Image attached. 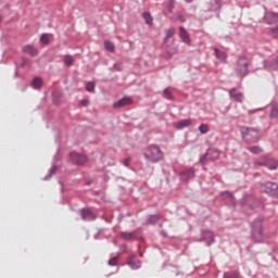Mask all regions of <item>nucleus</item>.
Listing matches in <instances>:
<instances>
[{"label":"nucleus","mask_w":278,"mask_h":278,"mask_svg":"<svg viewBox=\"0 0 278 278\" xmlns=\"http://www.w3.org/2000/svg\"><path fill=\"white\" fill-rule=\"evenodd\" d=\"M262 223H264V217L262 216H258L250 223L251 238L253 242H256V244L264 242V227L262 226Z\"/></svg>","instance_id":"obj_1"},{"label":"nucleus","mask_w":278,"mask_h":278,"mask_svg":"<svg viewBox=\"0 0 278 278\" xmlns=\"http://www.w3.org/2000/svg\"><path fill=\"white\" fill-rule=\"evenodd\" d=\"M146 160L151 162L152 164H157L161 160H164V152L157 144L148 146L146 152L143 153Z\"/></svg>","instance_id":"obj_2"},{"label":"nucleus","mask_w":278,"mask_h":278,"mask_svg":"<svg viewBox=\"0 0 278 278\" xmlns=\"http://www.w3.org/2000/svg\"><path fill=\"white\" fill-rule=\"evenodd\" d=\"M251 65V60L248 59L247 54H240L237 60V66L235 68V75L240 79H244L249 75V66Z\"/></svg>","instance_id":"obj_3"},{"label":"nucleus","mask_w":278,"mask_h":278,"mask_svg":"<svg viewBox=\"0 0 278 278\" xmlns=\"http://www.w3.org/2000/svg\"><path fill=\"white\" fill-rule=\"evenodd\" d=\"M261 191L268 197H275L278 199V184L274 181H265L261 184Z\"/></svg>","instance_id":"obj_4"},{"label":"nucleus","mask_w":278,"mask_h":278,"mask_svg":"<svg viewBox=\"0 0 278 278\" xmlns=\"http://www.w3.org/2000/svg\"><path fill=\"white\" fill-rule=\"evenodd\" d=\"M258 166H266L269 170H277L278 161L270 156H261L257 161Z\"/></svg>","instance_id":"obj_5"},{"label":"nucleus","mask_w":278,"mask_h":278,"mask_svg":"<svg viewBox=\"0 0 278 278\" xmlns=\"http://www.w3.org/2000/svg\"><path fill=\"white\" fill-rule=\"evenodd\" d=\"M70 159L72 163H74L76 166H84L88 162V156L85 154H80L77 152H71L70 153Z\"/></svg>","instance_id":"obj_6"},{"label":"nucleus","mask_w":278,"mask_h":278,"mask_svg":"<svg viewBox=\"0 0 278 278\" xmlns=\"http://www.w3.org/2000/svg\"><path fill=\"white\" fill-rule=\"evenodd\" d=\"M179 177L181 181H190L197 177V169L193 167L186 168L179 173Z\"/></svg>","instance_id":"obj_7"},{"label":"nucleus","mask_w":278,"mask_h":278,"mask_svg":"<svg viewBox=\"0 0 278 278\" xmlns=\"http://www.w3.org/2000/svg\"><path fill=\"white\" fill-rule=\"evenodd\" d=\"M205 240H208L206 242L207 247H212V244H214V242H216V239L214 237V232H212V230H202L201 231V238H200V242H203Z\"/></svg>","instance_id":"obj_8"},{"label":"nucleus","mask_w":278,"mask_h":278,"mask_svg":"<svg viewBox=\"0 0 278 278\" xmlns=\"http://www.w3.org/2000/svg\"><path fill=\"white\" fill-rule=\"evenodd\" d=\"M241 134L244 138H260V128L244 126L241 130Z\"/></svg>","instance_id":"obj_9"},{"label":"nucleus","mask_w":278,"mask_h":278,"mask_svg":"<svg viewBox=\"0 0 278 278\" xmlns=\"http://www.w3.org/2000/svg\"><path fill=\"white\" fill-rule=\"evenodd\" d=\"M131 103H134V99H131L130 97H124V98L119 99L118 101H116L113 104V108L115 110H118L119 108H127V105H131Z\"/></svg>","instance_id":"obj_10"},{"label":"nucleus","mask_w":278,"mask_h":278,"mask_svg":"<svg viewBox=\"0 0 278 278\" xmlns=\"http://www.w3.org/2000/svg\"><path fill=\"white\" fill-rule=\"evenodd\" d=\"M80 216H81V220H96L97 216H94V213L92 212V210L90 208H80Z\"/></svg>","instance_id":"obj_11"},{"label":"nucleus","mask_w":278,"mask_h":278,"mask_svg":"<svg viewBox=\"0 0 278 278\" xmlns=\"http://www.w3.org/2000/svg\"><path fill=\"white\" fill-rule=\"evenodd\" d=\"M254 201H255V195H253V194H245L241 199V206L243 207V210H251V205H252V203Z\"/></svg>","instance_id":"obj_12"},{"label":"nucleus","mask_w":278,"mask_h":278,"mask_svg":"<svg viewBox=\"0 0 278 278\" xmlns=\"http://www.w3.org/2000/svg\"><path fill=\"white\" fill-rule=\"evenodd\" d=\"M126 264L127 266H130L131 270H138L141 266L140 261H138V256L136 255H129Z\"/></svg>","instance_id":"obj_13"},{"label":"nucleus","mask_w":278,"mask_h":278,"mask_svg":"<svg viewBox=\"0 0 278 278\" xmlns=\"http://www.w3.org/2000/svg\"><path fill=\"white\" fill-rule=\"evenodd\" d=\"M263 21L267 25H273V23H278V13L275 12H265Z\"/></svg>","instance_id":"obj_14"},{"label":"nucleus","mask_w":278,"mask_h":278,"mask_svg":"<svg viewBox=\"0 0 278 278\" xmlns=\"http://www.w3.org/2000/svg\"><path fill=\"white\" fill-rule=\"evenodd\" d=\"M22 51L23 53H26L30 58H36V55H38V49L33 45L23 46Z\"/></svg>","instance_id":"obj_15"},{"label":"nucleus","mask_w":278,"mask_h":278,"mask_svg":"<svg viewBox=\"0 0 278 278\" xmlns=\"http://www.w3.org/2000/svg\"><path fill=\"white\" fill-rule=\"evenodd\" d=\"M206 155H208L210 162H216V160L220 157V151H218V149L215 148H210L206 150Z\"/></svg>","instance_id":"obj_16"},{"label":"nucleus","mask_w":278,"mask_h":278,"mask_svg":"<svg viewBox=\"0 0 278 278\" xmlns=\"http://www.w3.org/2000/svg\"><path fill=\"white\" fill-rule=\"evenodd\" d=\"M229 97L238 103H242V101H244V94L242 92H237L236 88L229 90Z\"/></svg>","instance_id":"obj_17"},{"label":"nucleus","mask_w":278,"mask_h":278,"mask_svg":"<svg viewBox=\"0 0 278 278\" xmlns=\"http://www.w3.org/2000/svg\"><path fill=\"white\" fill-rule=\"evenodd\" d=\"M264 67L268 71H278V56L270 61H264Z\"/></svg>","instance_id":"obj_18"},{"label":"nucleus","mask_w":278,"mask_h":278,"mask_svg":"<svg viewBox=\"0 0 278 278\" xmlns=\"http://www.w3.org/2000/svg\"><path fill=\"white\" fill-rule=\"evenodd\" d=\"M213 50H214V53H215V58H217V60H220L222 62L227 64V58H228L227 52L220 51L216 47H214Z\"/></svg>","instance_id":"obj_19"},{"label":"nucleus","mask_w":278,"mask_h":278,"mask_svg":"<svg viewBox=\"0 0 278 278\" xmlns=\"http://www.w3.org/2000/svg\"><path fill=\"white\" fill-rule=\"evenodd\" d=\"M160 220H162V215L152 214L148 216V219L146 220V225H157Z\"/></svg>","instance_id":"obj_20"},{"label":"nucleus","mask_w":278,"mask_h":278,"mask_svg":"<svg viewBox=\"0 0 278 278\" xmlns=\"http://www.w3.org/2000/svg\"><path fill=\"white\" fill-rule=\"evenodd\" d=\"M180 31V38L185 45H190V34H188V30H186V27L180 26L179 27Z\"/></svg>","instance_id":"obj_21"},{"label":"nucleus","mask_w":278,"mask_h":278,"mask_svg":"<svg viewBox=\"0 0 278 278\" xmlns=\"http://www.w3.org/2000/svg\"><path fill=\"white\" fill-rule=\"evenodd\" d=\"M190 125H192V119L191 118H187V119L179 121L175 125V128L176 129H186V127H190Z\"/></svg>","instance_id":"obj_22"},{"label":"nucleus","mask_w":278,"mask_h":278,"mask_svg":"<svg viewBox=\"0 0 278 278\" xmlns=\"http://www.w3.org/2000/svg\"><path fill=\"white\" fill-rule=\"evenodd\" d=\"M121 237L124 240H134V239L135 240H142V238H136V231H132V232L122 231Z\"/></svg>","instance_id":"obj_23"},{"label":"nucleus","mask_w":278,"mask_h":278,"mask_svg":"<svg viewBox=\"0 0 278 278\" xmlns=\"http://www.w3.org/2000/svg\"><path fill=\"white\" fill-rule=\"evenodd\" d=\"M269 116L273 119H277L278 118V103L277 102H271Z\"/></svg>","instance_id":"obj_24"},{"label":"nucleus","mask_w":278,"mask_h":278,"mask_svg":"<svg viewBox=\"0 0 278 278\" xmlns=\"http://www.w3.org/2000/svg\"><path fill=\"white\" fill-rule=\"evenodd\" d=\"M223 8V0H215V4H211L210 12H220Z\"/></svg>","instance_id":"obj_25"},{"label":"nucleus","mask_w":278,"mask_h":278,"mask_svg":"<svg viewBox=\"0 0 278 278\" xmlns=\"http://www.w3.org/2000/svg\"><path fill=\"white\" fill-rule=\"evenodd\" d=\"M30 86L35 89V90H40V88H42V78L40 77H35L30 84Z\"/></svg>","instance_id":"obj_26"},{"label":"nucleus","mask_w":278,"mask_h":278,"mask_svg":"<svg viewBox=\"0 0 278 278\" xmlns=\"http://www.w3.org/2000/svg\"><path fill=\"white\" fill-rule=\"evenodd\" d=\"M58 170H60V166L59 165H53L50 168L49 174L43 178L45 181H49V179H51L53 177V175H55V173H58Z\"/></svg>","instance_id":"obj_27"},{"label":"nucleus","mask_w":278,"mask_h":278,"mask_svg":"<svg viewBox=\"0 0 278 278\" xmlns=\"http://www.w3.org/2000/svg\"><path fill=\"white\" fill-rule=\"evenodd\" d=\"M142 18L146 23V25H153V16L151 15L150 12H143L142 13Z\"/></svg>","instance_id":"obj_28"},{"label":"nucleus","mask_w":278,"mask_h":278,"mask_svg":"<svg viewBox=\"0 0 278 278\" xmlns=\"http://www.w3.org/2000/svg\"><path fill=\"white\" fill-rule=\"evenodd\" d=\"M223 201H228L229 203H233V193L229 191L222 192Z\"/></svg>","instance_id":"obj_29"},{"label":"nucleus","mask_w":278,"mask_h":278,"mask_svg":"<svg viewBox=\"0 0 278 278\" xmlns=\"http://www.w3.org/2000/svg\"><path fill=\"white\" fill-rule=\"evenodd\" d=\"M258 207H264V202H262L261 200H258L257 198H254V201L252 202L250 210L255 211Z\"/></svg>","instance_id":"obj_30"},{"label":"nucleus","mask_w":278,"mask_h":278,"mask_svg":"<svg viewBox=\"0 0 278 278\" xmlns=\"http://www.w3.org/2000/svg\"><path fill=\"white\" fill-rule=\"evenodd\" d=\"M104 48L109 53H114L116 51V46H114V42L110 40L104 41Z\"/></svg>","instance_id":"obj_31"},{"label":"nucleus","mask_w":278,"mask_h":278,"mask_svg":"<svg viewBox=\"0 0 278 278\" xmlns=\"http://www.w3.org/2000/svg\"><path fill=\"white\" fill-rule=\"evenodd\" d=\"M248 151H250V153H253L254 155H260V153L264 152V150L260 146L249 147Z\"/></svg>","instance_id":"obj_32"},{"label":"nucleus","mask_w":278,"mask_h":278,"mask_svg":"<svg viewBox=\"0 0 278 278\" xmlns=\"http://www.w3.org/2000/svg\"><path fill=\"white\" fill-rule=\"evenodd\" d=\"M163 97L164 99H167L168 101H175V97H173V92H170V89L165 88L163 90Z\"/></svg>","instance_id":"obj_33"},{"label":"nucleus","mask_w":278,"mask_h":278,"mask_svg":"<svg viewBox=\"0 0 278 278\" xmlns=\"http://www.w3.org/2000/svg\"><path fill=\"white\" fill-rule=\"evenodd\" d=\"M200 164H201V166H207V164H210V156L207 155V152H205V153L200 157Z\"/></svg>","instance_id":"obj_34"},{"label":"nucleus","mask_w":278,"mask_h":278,"mask_svg":"<svg viewBox=\"0 0 278 278\" xmlns=\"http://www.w3.org/2000/svg\"><path fill=\"white\" fill-rule=\"evenodd\" d=\"M94 88H97V84L94 81H88L86 84L87 92H94Z\"/></svg>","instance_id":"obj_35"},{"label":"nucleus","mask_w":278,"mask_h":278,"mask_svg":"<svg viewBox=\"0 0 278 278\" xmlns=\"http://www.w3.org/2000/svg\"><path fill=\"white\" fill-rule=\"evenodd\" d=\"M40 42L42 45H49V42H51V40H49V34H42L40 37Z\"/></svg>","instance_id":"obj_36"},{"label":"nucleus","mask_w":278,"mask_h":278,"mask_svg":"<svg viewBox=\"0 0 278 278\" xmlns=\"http://www.w3.org/2000/svg\"><path fill=\"white\" fill-rule=\"evenodd\" d=\"M64 64H65V66H73V56H71V55H65V58H64Z\"/></svg>","instance_id":"obj_37"},{"label":"nucleus","mask_w":278,"mask_h":278,"mask_svg":"<svg viewBox=\"0 0 278 278\" xmlns=\"http://www.w3.org/2000/svg\"><path fill=\"white\" fill-rule=\"evenodd\" d=\"M224 278H240L237 273L226 271L224 273Z\"/></svg>","instance_id":"obj_38"},{"label":"nucleus","mask_w":278,"mask_h":278,"mask_svg":"<svg viewBox=\"0 0 278 278\" xmlns=\"http://www.w3.org/2000/svg\"><path fill=\"white\" fill-rule=\"evenodd\" d=\"M175 36V28H169L166 33L165 40H168L169 38H173Z\"/></svg>","instance_id":"obj_39"},{"label":"nucleus","mask_w":278,"mask_h":278,"mask_svg":"<svg viewBox=\"0 0 278 278\" xmlns=\"http://www.w3.org/2000/svg\"><path fill=\"white\" fill-rule=\"evenodd\" d=\"M199 131H200V134H202V135L207 134V131H208L207 125H205V124L200 125V126H199Z\"/></svg>","instance_id":"obj_40"},{"label":"nucleus","mask_w":278,"mask_h":278,"mask_svg":"<svg viewBox=\"0 0 278 278\" xmlns=\"http://www.w3.org/2000/svg\"><path fill=\"white\" fill-rule=\"evenodd\" d=\"M79 105H81L83 108H88L90 105V100L83 99L79 101Z\"/></svg>","instance_id":"obj_41"},{"label":"nucleus","mask_w":278,"mask_h":278,"mask_svg":"<svg viewBox=\"0 0 278 278\" xmlns=\"http://www.w3.org/2000/svg\"><path fill=\"white\" fill-rule=\"evenodd\" d=\"M116 260H118V256L112 257L109 261V266H116Z\"/></svg>","instance_id":"obj_42"},{"label":"nucleus","mask_w":278,"mask_h":278,"mask_svg":"<svg viewBox=\"0 0 278 278\" xmlns=\"http://www.w3.org/2000/svg\"><path fill=\"white\" fill-rule=\"evenodd\" d=\"M165 60H170L173 58V52L170 50H167L164 54Z\"/></svg>","instance_id":"obj_43"},{"label":"nucleus","mask_w":278,"mask_h":278,"mask_svg":"<svg viewBox=\"0 0 278 278\" xmlns=\"http://www.w3.org/2000/svg\"><path fill=\"white\" fill-rule=\"evenodd\" d=\"M123 164H124V166H127V167H128V166L131 164V159L126 157V159L124 160Z\"/></svg>","instance_id":"obj_44"},{"label":"nucleus","mask_w":278,"mask_h":278,"mask_svg":"<svg viewBox=\"0 0 278 278\" xmlns=\"http://www.w3.org/2000/svg\"><path fill=\"white\" fill-rule=\"evenodd\" d=\"M28 64H29V60L23 58V59H22L21 66H27Z\"/></svg>","instance_id":"obj_45"},{"label":"nucleus","mask_w":278,"mask_h":278,"mask_svg":"<svg viewBox=\"0 0 278 278\" xmlns=\"http://www.w3.org/2000/svg\"><path fill=\"white\" fill-rule=\"evenodd\" d=\"M177 21H179L180 23H186V17L180 14L177 16Z\"/></svg>","instance_id":"obj_46"},{"label":"nucleus","mask_w":278,"mask_h":278,"mask_svg":"<svg viewBox=\"0 0 278 278\" xmlns=\"http://www.w3.org/2000/svg\"><path fill=\"white\" fill-rule=\"evenodd\" d=\"M271 34H276V36H278V26L277 27H273L270 29Z\"/></svg>","instance_id":"obj_47"},{"label":"nucleus","mask_w":278,"mask_h":278,"mask_svg":"<svg viewBox=\"0 0 278 278\" xmlns=\"http://www.w3.org/2000/svg\"><path fill=\"white\" fill-rule=\"evenodd\" d=\"M261 109H254V110H249L248 114H255V112H260Z\"/></svg>","instance_id":"obj_48"},{"label":"nucleus","mask_w":278,"mask_h":278,"mask_svg":"<svg viewBox=\"0 0 278 278\" xmlns=\"http://www.w3.org/2000/svg\"><path fill=\"white\" fill-rule=\"evenodd\" d=\"M162 170H163V173H164V175H165L166 177H168V175H170V170H168V169H166V168H163Z\"/></svg>","instance_id":"obj_49"},{"label":"nucleus","mask_w":278,"mask_h":278,"mask_svg":"<svg viewBox=\"0 0 278 278\" xmlns=\"http://www.w3.org/2000/svg\"><path fill=\"white\" fill-rule=\"evenodd\" d=\"M14 77H18V67L15 68Z\"/></svg>","instance_id":"obj_50"},{"label":"nucleus","mask_w":278,"mask_h":278,"mask_svg":"<svg viewBox=\"0 0 278 278\" xmlns=\"http://www.w3.org/2000/svg\"><path fill=\"white\" fill-rule=\"evenodd\" d=\"M90 184H92V180H87L86 181V186H90Z\"/></svg>","instance_id":"obj_51"},{"label":"nucleus","mask_w":278,"mask_h":278,"mask_svg":"<svg viewBox=\"0 0 278 278\" xmlns=\"http://www.w3.org/2000/svg\"><path fill=\"white\" fill-rule=\"evenodd\" d=\"M162 236H164V238H167V235L164 231H162Z\"/></svg>","instance_id":"obj_52"},{"label":"nucleus","mask_w":278,"mask_h":278,"mask_svg":"<svg viewBox=\"0 0 278 278\" xmlns=\"http://www.w3.org/2000/svg\"><path fill=\"white\" fill-rule=\"evenodd\" d=\"M187 1V3H192V0H186Z\"/></svg>","instance_id":"obj_53"},{"label":"nucleus","mask_w":278,"mask_h":278,"mask_svg":"<svg viewBox=\"0 0 278 278\" xmlns=\"http://www.w3.org/2000/svg\"><path fill=\"white\" fill-rule=\"evenodd\" d=\"M23 90H27V85L24 86Z\"/></svg>","instance_id":"obj_54"},{"label":"nucleus","mask_w":278,"mask_h":278,"mask_svg":"<svg viewBox=\"0 0 278 278\" xmlns=\"http://www.w3.org/2000/svg\"><path fill=\"white\" fill-rule=\"evenodd\" d=\"M1 21H3V17L0 15V23H1Z\"/></svg>","instance_id":"obj_55"},{"label":"nucleus","mask_w":278,"mask_h":278,"mask_svg":"<svg viewBox=\"0 0 278 278\" xmlns=\"http://www.w3.org/2000/svg\"><path fill=\"white\" fill-rule=\"evenodd\" d=\"M116 66H117V64L116 63H114V67L116 68Z\"/></svg>","instance_id":"obj_56"}]
</instances>
